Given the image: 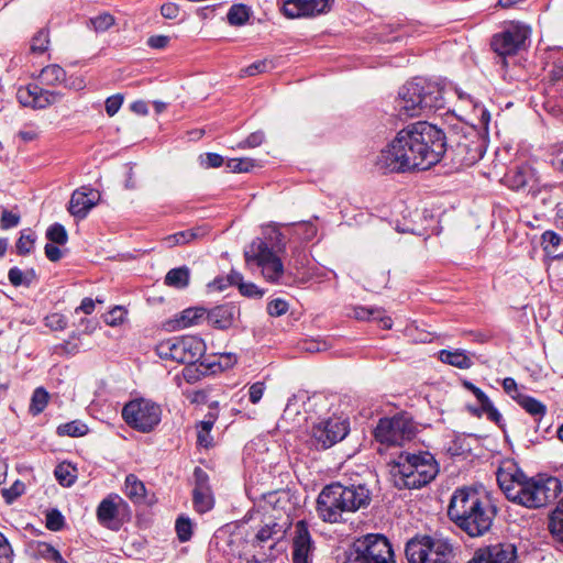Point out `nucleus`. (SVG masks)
Listing matches in <instances>:
<instances>
[{"label": "nucleus", "instance_id": "obj_1", "mask_svg": "<svg viewBox=\"0 0 563 563\" xmlns=\"http://www.w3.org/2000/svg\"><path fill=\"white\" fill-rule=\"evenodd\" d=\"M446 152V137L437 125L419 121L401 129L380 151L377 166L391 173L427 170Z\"/></svg>", "mask_w": 563, "mask_h": 563}, {"label": "nucleus", "instance_id": "obj_2", "mask_svg": "<svg viewBox=\"0 0 563 563\" xmlns=\"http://www.w3.org/2000/svg\"><path fill=\"white\" fill-rule=\"evenodd\" d=\"M372 495L369 483L362 475L344 477L322 488L317 498V514L324 522H343L345 514L367 508Z\"/></svg>", "mask_w": 563, "mask_h": 563}, {"label": "nucleus", "instance_id": "obj_3", "mask_svg": "<svg viewBox=\"0 0 563 563\" xmlns=\"http://www.w3.org/2000/svg\"><path fill=\"white\" fill-rule=\"evenodd\" d=\"M496 515L497 509L489 496L473 487L457 488L448 507L450 520L472 538L487 533Z\"/></svg>", "mask_w": 563, "mask_h": 563}, {"label": "nucleus", "instance_id": "obj_4", "mask_svg": "<svg viewBox=\"0 0 563 563\" xmlns=\"http://www.w3.org/2000/svg\"><path fill=\"white\" fill-rule=\"evenodd\" d=\"M497 483L508 500L527 508H540L556 499L562 493V483L550 476L544 479H528L521 472L499 468Z\"/></svg>", "mask_w": 563, "mask_h": 563}, {"label": "nucleus", "instance_id": "obj_5", "mask_svg": "<svg viewBox=\"0 0 563 563\" xmlns=\"http://www.w3.org/2000/svg\"><path fill=\"white\" fill-rule=\"evenodd\" d=\"M443 88L422 77H416L400 87L395 110L402 119L419 117L445 108Z\"/></svg>", "mask_w": 563, "mask_h": 563}, {"label": "nucleus", "instance_id": "obj_6", "mask_svg": "<svg viewBox=\"0 0 563 563\" xmlns=\"http://www.w3.org/2000/svg\"><path fill=\"white\" fill-rule=\"evenodd\" d=\"M439 473L434 456L427 451L401 453L390 465V475L398 489H418L431 483Z\"/></svg>", "mask_w": 563, "mask_h": 563}, {"label": "nucleus", "instance_id": "obj_7", "mask_svg": "<svg viewBox=\"0 0 563 563\" xmlns=\"http://www.w3.org/2000/svg\"><path fill=\"white\" fill-rule=\"evenodd\" d=\"M345 563H396L389 540L378 533H369L353 543Z\"/></svg>", "mask_w": 563, "mask_h": 563}, {"label": "nucleus", "instance_id": "obj_8", "mask_svg": "<svg viewBox=\"0 0 563 563\" xmlns=\"http://www.w3.org/2000/svg\"><path fill=\"white\" fill-rule=\"evenodd\" d=\"M405 551L409 563H450L453 559L451 542L431 536L410 540Z\"/></svg>", "mask_w": 563, "mask_h": 563}, {"label": "nucleus", "instance_id": "obj_9", "mask_svg": "<svg viewBox=\"0 0 563 563\" xmlns=\"http://www.w3.org/2000/svg\"><path fill=\"white\" fill-rule=\"evenodd\" d=\"M156 354L162 360L174 361L179 364L194 365L206 352L202 339L194 335L175 336L159 342Z\"/></svg>", "mask_w": 563, "mask_h": 563}, {"label": "nucleus", "instance_id": "obj_10", "mask_svg": "<svg viewBox=\"0 0 563 563\" xmlns=\"http://www.w3.org/2000/svg\"><path fill=\"white\" fill-rule=\"evenodd\" d=\"M416 431L412 418L407 412L379 419L375 430V439L387 445H402L413 438Z\"/></svg>", "mask_w": 563, "mask_h": 563}, {"label": "nucleus", "instance_id": "obj_11", "mask_svg": "<svg viewBox=\"0 0 563 563\" xmlns=\"http://www.w3.org/2000/svg\"><path fill=\"white\" fill-rule=\"evenodd\" d=\"M162 409L156 402L139 398L124 405L122 418L128 426L140 432L152 431L159 422Z\"/></svg>", "mask_w": 563, "mask_h": 563}, {"label": "nucleus", "instance_id": "obj_12", "mask_svg": "<svg viewBox=\"0 0 563 563\" xmlns=\"http://www.w3.org/2000/svg\"><path fill=\"white\" fill-rule=\"evenodd\" d=\"M245 260L247 263L254 262L262 268V274L267 282L280 284L284 276V265L274 253L268 243L256 239L252 242L250 250L245 251Z\"/></svg>", "mask_w": 563, "mask_h": 563}, {"label": "nucleus", "instance_id": "obj_13", "mask_svg": "<svg viewBox=\"0 0 563 563\" xmlns=\"http://www.w3.org/2000/svg\"><path fill=\"white\" fill-rule=\"evenodd\" d=\"M530 36V27L522 23H510L505 29L495 34L490 46L493 51L501 58L503 66H507V56L518 53Z\"/></svg>", "mask_w": 563, "mask_h": 563}, {"label": "nucleus", "instance_id": "obj_14", "mask_svg": "<svg viewBox=\"0 0 563 563\" xmlns=\"http://www.w3.org/2000/svg\"><path fill=\"white\" fill-rule=\"evenodd\" d=\"M349 432L347 418L330 417L312 427L311 443L317 450H327L345 439Z\"/></svg>", "mask_w": 563, "mask_h": 563}, {"label": "nucleus", "instance_id": "obj_15", "mask_svg": "<svg viewBox=\"0 0 563 563\" xmlns=\"http://www.w3.org/2000/svg\"><path fill=\"white\" fill-rule=\"evenodd\" d=\"M334 0H277V7L288 19L313 18L331 10Z\"/></svg>", "mask_w": 563, "mask_h": 563}, {"label": "nucleus", "instance_id": "obj_16", "mask_svg": "<svg viewBox=\"0 0 563 563\" xmlns=\"http://www.w3.org/2000/svg\"><path fill=\"white\" fill-rule=\"evenodd\" d=\"M129 505L117 494L103 498L97 508V519L100 525L111 530H119L121 517L128 511Z\"/></svg>", "mask_w": 563, "mask_h": 563}, {"label": "nucleus", "instance_id": "obj_17", "mask_svg": "<svg viewBox=\"0 0 563 563\" xmlns=\"http://www.w3.org/2000/svg\"><path fill=\"white\" fill-rule=\"evenodd\" d=\"M192 477V506L196 512L203 515L214 507V495L210 478L207 472L199 466L195 467Z\"/></svg>", "mask_w": 563, "mask_h": 563}, {"label": "nucleus", "instance_id": "obj_18", "mask_svg": "<svg viewBox=\"0 0 563 563\" xmlns=\"http://www.w3.org/2000/svg\"><path fill=\"white\" fill-rule=\"evenodd\" d=\"M62 98L58 91L43 89L36 84H30L26 87H20L16 91L18 101L33 109H44L56 103Z\"/></svg>", "mask_w": 563, "mask_h": 563}, {"label": "nucleus", "instance_id": "obj_19", "mask_svg": "<svg viewBox=\"0 0 563 563\" xmlns=\"http://www.w3.org/2000/svg\"><path fill=\"white\" fill-rule=\"evenodd\" d=\"M517 549L511 543H497L479 548L468 563H516Z\"/></svg>", "mask_w": 563, "mask_h": 563}, {"label": "nucleus", "instance_id": "obj_20", "mask_svg": "<svg viewBox=\"0 0 563 563\" xmlns=\"http://www.w3.org/2000/svg\"><path fill=\"white\" fill-rule=\"evenodd\" d=\"M314 550L308 525L300 520L295 525L292 539V561L294 563H311L312 552Z\"/></svg>", "mask_w": 563, "mask_h": 563}, {"label": "nucleus", "instance_id": "obj_21", "mask_svg": "<svg viewBox=\"0 0 563 563\" xmlns=\"http://www.w3.org/2000/svg\"><path fill=\"white\" fill-rule=\"evenodd\" d=\"M99 199V191L89 187H81L73 192L68 211L75 218L85 219L88 212L98 203Z\"/></svg>", "mask_w": 563, "mask_h": 563}, {"label": "nucleus", "instance_id": "obj_22", "mask_svg": "<svg viewBox=\"0 0 563 563\" xmlns=\"http://www.w3.org/2000/svg\"><path fill=\"white\" fill-rule=\"evenodd\" d=\"M206 313L208 322L212 327L225 330L233 325L236 316L240 314V310L233 303H224L212 308Z\"/></svg>", "mask_w": 563, "mask_h": 563}, {"label": "nucleus", "instance_id": "obj_23", "mask_svg": "<svg viewBox=\"0 0 563 563\" xmlns=\"http://www.w3.org/2000/svg\"><path fill=\"white\" fill-rule=\"evenodd\" d=\"M456 152L457 155L461 156V163L471 166L484 156L485 151L482 140L475 135V140L465 139L464 142H459Z\"/></svg>", "mask_w": 563, "mask_h": 563}, {"label": "nucleus", "instance_id": "obj_24", "mask_svg": "<svg viewBox=\"0 0 563 563\" xmlns=\"http://www.w3.org/2000/svg\"><path fill=\"white\" fill-rule=\"evenodd\" d=\"M208 233V229L205 227H197L185 231H179L174 234L164 238L163 243L167 247H174L176 245L187 244L196 239L202 238Z\"/></svg>", "mask_w": 563, "mask_h": 563}, {"label": "nucleus", "instance_id": "obj_25", "mask_svg": "<svg viewBox=\"0 0 563 563\" xmlns=\"http://www.w3.org/2000/svg\"><path fill=\"white\" fill-rule=\"evenodd\" d=\"M516 402L534 419L538 429L542 418L547 415V406L540 400L525 394L517 396Z\"/></svg>", "mask_w": 563, "mask_h": 563}, {"label": "nucleus", "instance_id": "obj_26", "mask_svg": "<svg viewBox=\"0 0 563 563\" xmlns=\"http://www.w3.org/2000/svg\"><path fill=\"white\" fill-rule=\"evenodd\" d=\"M439 360L444 364H449L461 369H467L473 365L472 358L464 350H441L439 352Z\"/></svg>", "mask_w": 563, "mask_h": 563}, {"label": "nucleus", "instance_id": "obj_27", "mask_svg": "<svg viewBox=\"0 0 563 563\" xmlns=\"http://www.w3.org/2000/svg\"><path fill=\"white\" fill-rule=\"evenodd\" d=\"M189 280L190 269L187 266H180L168 271L165 275L164 283L169 287L184 289L189 285Z\"/></svg>", "mask_w": 563, "mask_h": 563}, {"label": "nucleus", "instance_id": "obj_28", "mask_svg": "<svg viewBox=\"0 0 563 563\" xmlns=\"http://www.w3.org/2000/svg\"><path fill=\"white\" fill-rule=\"evenodd\" d=\"M548 528L552 538L563 544V496L549 517Z\"/></svg>", "mask_w": 563, "mask_h": 563}, {"label": "nucleus", "instance_id": "obj_29", "mask_svg": "<svg viewBox=\"0 0 563 563\" xmlns=\"http://www.w3.org/2000/svg\"><path fill=\"white\" fill-rule=\"evenodd\" d=\"M124 486L125 495L134 504H141L144 501L146 493L145 486L134 474H129L125 477Z\"/></svg>", "mask_w": 563, "mask_h": 563}, {"label": "nucleus", "instance_id": "obj_30", "mask_svg": "<svg viewBox=\"0 0 563 563\" xmlns=\"http://www.w3.org/2000/svg\"><path fill=\"white\" fill-rule=\"evenodd\" d=\"M481 404L479 409H471V412L477 417L482 415H486L487 419L492 422H495L497 426H501L503 416L498 411V409L494 406L489 397L486 395L483 399L478 401Z\"/></svg>", "mask_w": 563, "mask_h": 563}, {"label": "nucleus", "instance_id": "obj_31", "mask_svg": "<svg viewBox=\"0 0 563 563\" xmlns=\"http://www.w3.org/2000/svg\"><path fill=\"white\" fill-rule=\"evenodd\" d=\"M8 278L14 287H29L34 280H36L37 276L33 268L23 272L18 267H12L9 269Z\"/></svg>", "mask_w": 563, "mask_h": 563}, {"label": "nucleus", "instance_id": "obj_32", "mask_svg": "<svg viewBox=\"0 0 563 563\" xmlns=\"http://www.w3.org/2000/svg\"><path fill=\"white\" fill-rule=\"evenodd\" d=\"M207 310L203 308H188L181 311L179 318L175 320L178 329H184L197 324L205 317Z\"/></svg>", "mask_w": 563, "mask_h": 563}, {"label": "nucleus", "instance_id": "obj_33", "mask_svg": "<svg viewBox=\"0 0 563 563\" xmlns=\"http://www.w3.org/2000/svg\"><path fill=\"white\" fill-rule=\"evenodd\" d=\"M66 71L58 65H48L40 74V80L43 85L54 86L64 81Z\"/></svg>", "mask_w": 563, "mask_h": 563}, {"label": "nucleus", "instance_id": "obj_34", "mask_svg": "<svg viewBox=\"0 0 563 563\" xmlns=\"http://www.w3.org/2000/svg\"><path fill=\"white\" fill-rule=\"evenodd\" d=\"M250 15H251V9L243 3H239V4H233L229 9L227 19L231 25L241 26V25H244L249 21Z\"/></svg>", "mask_w": 563, "mask_h": 563}, {"label": "nucleus", "instance_id": "obj_35", "mask_svg": "<svg viewBox=\"0 0 563 563\" xmlns=\"http://www.w3.org/2000/svg\"><path fill=\"white\" fill-rule=\"evenodd\" d=\"M35 241L36 234L32 229L22 230L15 243L16 253L22 256L29 255L34 249Z\"/></svg>", "mask_w": 563, "mask_h": 563}, {"label": "nucleus", "instance_id": "obj_36", "mask_svg": "<svg viewBox=\"0 0 563 563\" xmlns=\"http://www.w3.org/2000/svg\"><path fill=\"white\" fill-rule=\"evenodd\" d=\"M54 475L64 487H70L76 478V468L68 463H60L55 467Z\"/></svg>", "mask_w": 563, "mask_h": 563}, {"label": "nucleus", "instance_id": "obj_37", "mask_svg": "<svg viewBox=\"0 0 563 563\" xmlns=\"http://www.w3.org/2000/svg\"><path fill=\"white\" fill-rule=\"evenodd\" d=\"M60 437H82L87 434L88 427L79 420H74L67 423L59 424L56 430Z\"/></svg>", "mask_w": 563, "mask_h": 563}, {"label": "nucleus", "instance_id": "obj_38", "mask_svg": "<svg viewBox=\"0 0 563 563\" xmlns=\"http://www.w3.org/2000/svg\"><path fill=\"white\" fill-rule=\"evenodd\" d=\"M48 393L43 387H37L32 395L29 411L37 416L44 411L48 404Z\"/></svg>", "mask_w": 563, "mask_h": 563}, {"label": "nucleus", "instance_id": "obj_39", "mask_svg": "<svg viewBox=\"0 0 563 563\" xmlns=\"http://www.w3.org/2000/svg\"><path fill=\"white\" fill-rule=\"evenodd\" d=\"M506 183L512 190L523 189L529 183V174L523 168H517L506 176Z\"/></svg>", "mask_w": 563, "mask_h": 563}, {"label": "nucleus", "instance_id": "obj_40", "mask_svg": "<svg viewBox=\"0 0 563 563\" xmlns=\"http://www.w3.org/2000/svg\"><path fill=\"white\" fill-rule=\"evenodd\" d=\"M114 22L115 20L113 15L108 12H103L97 16L90 18L88 25L96 32H104L109 30L114 24Z\"/></svg>", "mask_w": 563, "mask_h": 563}, {"label": "nucleus", "instance_id": "obj_41", "mask_svg": "<svg viewBox=\"0 0 563 563\" xmlns=\"http://www.w3.org/2000/svg\"><path fill=\"white\" fill-rule=\"evenodd\" d=\"M46 239L55 244L64 245L68 241V234L64 225L54 223L46 230Z\"/></svg>", "mask_w": 563, "mask_h": 563}, {"label": "nucleus", "instance_id": "obj_42", "mask_svg": "<svg viewBox=\"0 0 563 563\" xmlns=\"http://www.w3.org/2000/svg\"><path fill=\"white\" fill-rule=\"evenodd\" d=\"M177 537L181 542L190 540L192 536V522L186 516H179L175 523Z\"/></svg>", "mask_w": 563, "mask_h": 563}, {"label": "nucleus", "instance_id": "obj_43", "mask_svg": "<svg viewBox=\"0 0 563 563\" xmlns=\"http://www.w3.org/2000/svg\"><path fill=\"white\" fill-rule=\"evenodd\" d=\"M261 240L267 242L269 247H272V250L274 251V253L282 252L286 245L283 233L277 229H273L267 233L265 239Z\"/></svg>", "mask_w": 563, "mask_h": 563}, {"label": "nucleus", "instance_id": "obj_44", "mask_svg": "<svg viewBox=\"0 0 563 563\" xmlns=\"http://www.w3.org/2000/svg\"><path fill=\"white\" fill-rule=\"evenodd\" d=\"M272 68H274V64L272 60H269V59L256 60V62L252 63L251 65H249L247 67H245L244 69H242L241 76H255L257 74L265 73Z\"/></svg>", "mask_w": 563, "mask_h": 563}, {"label": "nucleus", "instance_id": "obj_45", "mask_svg": "<svg viewBox=\"0 0 563 563\" xmlns=\"http://www.w3.org/2000/svg\"><path fill=\"white\" fill-rule=\"evenodd\" d=\"M255 166L252 158H231L227 163V167L233 173H247Z\"/></svg>", "mask_w": 563, "mask_h": 563}, {"label": "nucleus", "instance_id": "obj_46", "mask_svg": "<svg viewBox=\"0 0 563 563\" xmlns=\"http://www.w3.org/2000/svg\"><path fill=\"white\" fill-rule=\"evenodd\" d=\"M40 555L47 560L52 561L54 563H68L59 553L57 549H55L53 545L48 543H42L38 548Z\"/></svg>", "mask_w": 563, "mask_h": 563}, {"label": "nucleus", "instance_id": "obj_47", "mask_svg": "<svg viewBox=\"0 0 563 563\" xmlns=\"http://www.w3.org/2000/svg\"><path fill=\"white\" fill-rule=\"evenodd\" d=\"M25 485L21 481H15L9 488L2 489V497L7 504H12L16 498L24 494Z\"/></svg>", "mask_w": 563, "mask_h": 563}, {"label": "nucleus", "instance_id": "obj_48", "mask_svg": "<svg viewBox=\"0 0 563 563\" xmlns=\"http://www.w3.org/2000/svg\"><path fill=\"white\" fill-rule=\"evenodd\" d=\"M48 43V32L46 30H41L32 38L31 51L33 53L42 54L46 51Z\"/></svg>", "mask_w": 563, "mask_h": 563}, {"label": "nucleus", "instance_id": "obj_49", "mask_svg": "<svg viewBox=\"0 0 563 563\" xmlns=\"http://www.w3.org/2000/svg\"><path fill=\"white\" fill-rule=\"evenodd\" d=\"M126 311L121 306H115L104 316V322L110 327H117L124 321Z\"/></svg>", "mask_w": 563, "mask_h": 563}, {"label": "nucleus", "instance_id": "obj_50", "mask_svg": "<svg viewBox=\"0 0 563 563\" xmlns=\"http://www.w3.org/2000/svg\"><path fill=\"white\" fill-rule=\"evenodd\" d=\"M561 240V236L556 232L550 230L545 231L542 234V244L544 251L548 253L553 252V250H555L560 245Z\"/></svg>", "mask_w": 563, "mask_h": 563}, {"label": "nucleus", "instance_id": "obj_51", "mask_svg": "<svg viewBox=\"0 0 563 563\" xmlns=\"http://www.w3.org/2000/svg\"><path fill=\"white\" fill-rule=\"evenodd\" d=\"M64 526V517L63 515L56 510L53 509L47 512L46 515V528L51 531H58Z\"/></svg>", "mask_w": 563, "mask_h": 563}, {"label": "nucleus", "instance_id": "obj_52", "mask_svg": "<svg viewBox=\"0 0 563 563\" xmlns=\"http://www.w3.org/2000/svg\"><path fill=\"white\" fill-rule=\"evenodd\" d=\"M380 308L355 307L353 317L362 321H372L375 316H379Z\"/></svg>", "mask_w": 563, "mask_h": 563}, {"label": "nucleus", "instance_id": "obj_53", "mask_svg": "<svg viewBox=\"0 0 563 563\" xmlns=\"http://www.w3.org/2000/svg\"><path fill=\"white\" fill-rule=\"evenodd\" d=\"M288 311V302L284 299L277 298L268 302L267 312L272 317H280Z\"/></svg>", "mask_w": 563, "mask_h": 563}, {"label": "nucleus", "instance_id": "obj_54", "mask_svg": "<svg viewBox=\"0 0 563 563\" xmlns=\"http://www.w3.org/2000/svg\"><path fill=\"white\" fill-rule=\"evenodd\" d=\"M13 550L8 539L0 532V563L13 562Z\"/></svg>", "mask_w": 563, "mask_h": 563}, {"label": "nucleus", "instance_id": "obj_55", "mask_svg": "<svg viewBox=\"0 0 563 563\" xmlns=\"http://www.w3.org/2000/svg\"><path fill=\"white\" fill-rule=\"evenodd\" d=\"M20 216L9 210H3L0 218V227L3 230H8L16 227L20 223Z\"/></svg>", "mask_w": 563, "mask_h": 563}, {"label": "nucleus", "instance_id": "obj_56", "mask_svg": "<svg viewBox=\"0 0 563 563\" xmlns=\"http://www.w3.org/2000/svg\"><path fill=\"white\" fill-rule=\"evenodd\" d=\"M45 325L54 331H58L66 328L67 320L60 313H52L45 318Z\"/></svg>", "mask_w": 563, "mask_h": 563}, {"label": "nucleus", "instance_id": "obj_57", "mask_svg": "<svg viewBox=\"0 0 563 563\" xmlns=\"http://www.w3.org/2000/svg\"><path fill=\"white\" fill-rule=\"evenodd\" d=\"M123 103V96L121 93H117L113 96H110L106 100V112L109 117H113L118 113L121 106Z\"/></svg>", "mask_w": 563, "mask_h": 563}, {"label": "nucleus", "instance_id": "obj_58", "mask_svg": "<svg viewBox=\"0 0 563 563\" xmlns=\"http://www.w3.org/2000/svg\"><path fill=\"white\" fill-rule=\"evenodd\" d=\"M200 164L205 168H217L223 164V157L217 153H207L200 156Z\"/></svg>", "mask_w": 563, "mask_h": 563}, {"label": "nucleus", "instance_id": "obj_59", "mask_svg": "<svg viewBox=\"0 0 563 563\" xmlns=\"http://www.w3.org/2000/svg\"><path fill=\"white\" fill-rule=\"evenodd\" d=\"M41 131L34 124L25 125L22 130L18 132V137H20L23 142H32L40 136Z\"/></svg>", "mask_w": 563, "mask_h": 563}, {"label": "nucleus", "instance_id": "obj_60", "mask_svg": "<svg viewBox=\"0 0 563 563\" xmlns=\"http://www.w3.org/2000/svg\"><path fill=\"white\" fill-rule=\"evenodd\" d=\"M266 386L264 382H255L249 388V398L252 404H257L262 399Z\"/></svg>", "mask_w": 563, "mask_h": 563}, {"label": "nucleus", "instance_id": "obj_61", "mask_svg": "<svg viewBox=\"0 0 563 563\" xmlns=\"http://www.w3.org/2000/svg\"><path fill=\"white\" fill-rule=\"evenodd\" d=\"M239 290L249 298H262L264 296V290L260 289L254 283L241 284Z\"/></svg>", "mask_w": 563, "mask_h": 563}, {"label": "nucleus", "instance_id": "obj_62", "mask_svg": "<svg viewBox=\"0 0 563 563\" xmlns=\"http://www.w3.org/2000/svg\"><path fill=\"white\" fill-rule=\"evenodd\" d=\"M265 140V135L262 131L251 133L243 142L239 144L240 147H256L260 146Z\"/></svg>", "mask_w": 563, "mask_h": 563}, {"label": "nucleus", "instance_id": "obj_63", "mask_svg": "<svg viewBox=\"0 0 563 563\" xmlns=\"http://www.w3.org/2000/svg\"><path fill=\"white\" fill-rule=\"evenodd\" d=\"M503 388L505 393L510 396L515 401L517 396H522L523 394L519 393V387L516 380L512 377H506L503 379Z\"/></svg>", "mask_w": 563, "mask_h": 563}, {"label": "nucleus", "instance_id": "obj_64", "mask_svg": "<svg viewBox=\"0 0 563 563\" xmlns=\"http://www.w3.org/2000/svg\"><path fill=\"white\" fill-rule=\"evenodd\" d=\"M161 14L165 19H170V20L176 19L179 14V8L177 4H175L173 2L164 3L161 7Z\"/></svg>", "mask_w": 563, "mask_h": 563}]
</instances>
